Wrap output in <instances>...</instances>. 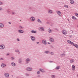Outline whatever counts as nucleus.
Wrapping results in <instances>:
<instances>
[{"label": "nucleus", "mask_w": 78, "mask_h": 78, "mask_svg": "<svg viewBox=\"0 0 78 78\" xmlns=\"http://www.w3.org/2000/svg\"><path fill=\"white\" fill-rule=\"evenodd\" d=\"M67 42L69 44H70L71 45H73V46H74V47L78 48V45H77V44H74L73 42L71 41L70 40H67Z\"/></svg>", "instance_id": "obj_1"}, {"label": "nucleus", "mask_w": 78, "mask_h": 78, "mask_svg": "<svg viewBox=\"0 0 78 78\" xmlns=\"http://www.w3.org/2000/svg\"><path fill=\"white\" fill-rule=\"evenodd\" d=\"M5 48V46L4 44H2L0 45V49L1 50H3Z\"/></svg>", "instance_id": "obj_2"}, {"label": "nucleus", "mask_w": 78, "mask_h": 78, "mask_svg": "<svg viewBox=\"0 0 78 78\" xmlns=\"http://www.w3.org/2000/svg\"><path fill=\"white\" fill-rule=\"evenodd\" d=\"M26 70L28 72H31V71H32V69L31 68L27 67L26 68Z\"/></svg>", "instance_id": "obj_3"}, {"label": "nucleus", "mask_w": 78, "mask_h": 78, "mask_svg": "<svg viewBox=\"0 0 78 78\" xmlns=\"http://www.w3.org/2000/svg\"><path fill=\"white\" fill-rule=\"evenodd\" d=\"M62 33L64 35H66V34H67V31L65 30H62Z\"/></svg>", "instance_id": "obj_4"}, {"label": "nucleus", "mask_w": 78, "mask_h": 78, "mask_svg": "<svg viewBox=\"0 0 78 78\" xmlns=\"http://www.w3.org/2000/svg\"><path fill=\"white\" fill-rule=\"evenodd\" d=\"M6 66V65L4 63H2L1 65V66L2 68H5Z\"/></svg>", "instance_id": "obj_5"}, {"label": "nucleus", "mask_w": 78, "mask_h": 78, "mask_svg": "<svg viewBox=\"0 0 78 78\" xmlns=\"http://www.w3.org/2000/svg\"><path fill=\"white\" fill-rule=\"evenodd\" d=\"M30 37L32 41H35V37H33V36H31Z\"/></svg>", "instance_id": "obj_6"}, {"label": "nucleus", "mask_w": 78, "mask_h": 78, "mask_svg": "<svg viewBox=\"0 0 78 78\" xmlns=\"http://www.w3.org/2000/svg\"><path fill=\"white\" fill-rule=\"evenodd\" d=\"M4 76L5 77H7L8 78V77L9 76V74L8 73H4Z\"/></svg>", "instance_id": "obj_7"}, {"label": "nucleus", "mask_w": 78, "mask_h": 78, "mask_svg": "<svg viewBox=\"0 0 78 78\" xmlns=\"http://www.w3.org/2000/svg\"><path fill=\"white\" fill-rule=\"evenodd\" d=\"M42 43L44 44V45H46L47 44V41L45 40H43L42 41Z\"/></svg>", "instance_id": "obj_8"}, {"label": "nucleus", "mask_w": 78, "mask_h": 78, "mask_svg": "<svg viewBox=\"0 0 78 78\" xmlns=\"http://www.w3.org/2000/svg\"><path fill=\"white\" fill-rule=\"evenodd\" d=\"M48 31L49 33H52V30L50 28H49L48 29Z\"/></svg>", "instance_id": "obj_9"}, {"label": "nucleus", "mask_w": 78, "mask_h": 78, "mask_svg": "<svg viewBox=\"0 0 78 78\" xmlns=\"http://www.w3.org/2000/svg\"><path fill=\"white\" fill-rule=\"evenodd\" d=\"M49 41L51 42H54V39L52 38H49Z\"/></svg>", "instance_id": "obj_10"}, {"label": "nucleus", "mask_w": 78, "mask_h": 78, "mask_svg": "<svg viewBox=\"0 0 78 78\" xmlns=\"http://www.w3.org/2000/svg\"><path fill=\"white\" fill-rule=\"evenodd\" d=\"M0 27L2 28L4 27V24L2 23H0Z\"/></svg>", "instance_id": "obj_11"}, {"label": "nucleus", "mask_w": 78, "mask_h": 78, "mask_svg": "<svg viewBox=\"0 0 78 78\" xmlns=\"http://www.w3.org/2000/svg\"><path fill=\"white\" fill-rule=\"evenodd\" d=\"M56 12L59 16H61V12L59 11H57Z\"/></svg>", "instance_id": "obj_12"}, {"label": "nucleus", "mask_w": 78, "mask_h": 78, "mask_svg": "<svg viewBox=\"0 0 78 78\" xmlns=\"http://www.w3.org/2000/svg\"><path fill=\"white\" fill-rule=\"evenodd\" d=\"M18 32L20 33H23V30H18Z\"/></svg>", "instance_id": "obj_13"}, {"label": "nucleus", "mask_w": 78, "mask_h": 78, "mask_svg": "<svg viewBox=\"0 0 78 78\" xmlns=\"http://www.w3.org/2000/svg\"><path fill=\"white\" fill-rule=\"evenodd\" d=\"M39 70L40 72H41L42 73H44V72H45V71L43 69H39Z\"/></svg>", "instance_id": "obj_14"}, {"label": "nucleus", "mask_w": 78, "mask_h": 78, "mask_svg": "<svg viewBox=\"0 0 78 78\" xmlns=\"http://www.w3.org/2000/svg\"><path fill=\"white\" fill-rule=\"evenodd\" d=\"M72 68L73 70V71H74L75 70V65H72Z\"/></svg>", "instance_id": "obj_15"}, {"label": "nucleus", "mask_w": 78, "mask_h": 78, "mask_svg": "<svg viewBox=\"0 0 78 78\" xmlns=\"http://www.w3.org/2000/svg\"><path fill=\"white\" fill-rule=\"evenodd\" d=\"M44 53L45 54H49L50 53V51H46L44 52Z\"/></svg>", "instance_id": "obj_16"}, {"label": "nucleus", "mask_w": 78, "mask_h": 78, "mask_svg": "<svg viewBox=\"0 0 78 78\" xmlns=\"http://www.w3.org/2000/svg\"><path fill=\"white\" fill-rule=\"evenodd\" d=\"M15 51L16 52V53H18V54L20 53V52L19 49L15 50Z\"/></svg>", "instance_id": "obj_17"}, {"label": "nucleus", "mask_w": 78, "mask_h": 78, "mask_svg": "<svg viewBox=\"0 0 78 78\" xmlns=\"http://www.w3.org/2000/svg\"><path fill=\"white\" fill-rule=\"evenodd\" d=\"M22 59L21 58H20L18 60V62L20 64H21L22 63Z\"/></svg>", "instance_id": "obj_18"}, {"label": "nucleus", "mask_w": 78, "mask_h": 78, "mask_svg": "<svg viewBox=\"0 0 78 78\" xmlns=\"http://www.w3.org/2000/svg\"><path fill=\"white\" fill-rule=\"evenodd\" d=\"M39 30H41L42 31H44V27H39Z\"/></svg>", "instance_id": "obj_19"}, {"label": "nucleus", "mask_w": 78, "mask_h": 78, "mask_svg": "<svg viewBox=\"0 0 78 78\" xmlns=\"http://www.w3.org/2000/svg\"><path fill=\"white\" fill-rule=\"evenodd\" d=\"M60 56L62 57H64L66 56V54L62 53L60 55Z\"/></svg>", "instance_id": "obj_20"}, {"label": "nucleus", "mask_w": 78, "mask_h": 78, "mask_svg": "<svg viewBox=\"0 0 78 78\" xmlns=\"http://www.w3.org/2000/svg\"><path fill=\"white\" fill-rule=\"evenodd\" d=\"M75 61V60L74 59H72L70 61V63H73Z\"/></svg>", "instance_id": "obj_21"}, {"label": "nucleus", "mask_w": 78, "mask_h": 78, "mask_svg": "<svg viewBox=\"0 0 78 78\" xmlns=\"http://www.w3.org/2000/svg\"><path fill=\"white\" fill-rule=\"evenodd\" d=\"M26 62H30V59L29 58H27L25 60Z\"/></svg>", "instance_id": "obj_22"}, {"label": "nucleus", "mask_w": 78, "mask_h": 78, "mask_svg": "<svg viewBox=\"0 0 78 78\" xmlns=\"http://www.w3.org/2000/svg\"><path fill=\"white\" fill-rule=\"evenodd\" d=\"M11 65L13 67H14L16 66V63L14 62H12L11 63Z\"/></svg>", "instance_id": "obj_23"}, {"label": "nucleus", "mask_w": 78, "mask_h": 78, "mask_svg": "<svg viewBox=\"0 0 78 78\" xmlns=\"http://www.w3.org/2000/svg\"><path fill=\"white\" fill-rule=\"evenodd\" d=\"M31 32L32 33H37V31L36 30H31Z\"/></svg>", "instance_id": "obj_24"}, {"label": "nucleus", "mask_w": 78, "mask_h": 78, "mask_svg": "<svg viewBox=\"0 0 78 78\" xmlns=\"http://www.w3.org/2000/svg\"><path fill=\"white\" fill-rule=\"evenodd\" d=\"M70 3L71 4H73L74 3V1L73 0H70Z\"/></svg>", "instance_id": "obj_25"}, {"label": "nucleus", "mask_w": 78, "mask_h": 78, "mask_svg": "<svg viewBox=\"0 0 78 78\" xmlns=\"http://www.w3.org/2000/svg\"><path fill=\"white\" fill-rule=\"evenodd\" d=\"M60 66H58L55 69L56 70H58V69H60Z\"/></svg>", "instance_id": "obj_26"}, {"label": "nucleus", "mask_w": 78, "mask_h": 78, "mask_svg": "<svg viewBox=\"0 0 78 78\" xmlns=\"http://www.w3.org/2000/svg\"><path fill=\"white\" fill-rule=\"evenodd\" d=\"M19 28L20 29H23V28H24V27L21 26H19Z\"/></svg>", "instance_id": "obj_27"}, {"label": "nucleus", "mask_w": 78, "mask_h": 78, "mask_svg": "<svg viewBox=\"0 0 78 78\" xmlns=\"http://www.w3.org/2000/svg\"><path fill=\"white\" fill-rule=\"evenodd\" d=\"M48 13L50 14H51L53 13V12L51 10H49Z\"/></svg>", "instance_id": "obj_28"}, {"label": "nucleus", "mask_w": 78, "mask_h": 78, "mask_svg": "<svg viewBox=\"0 0 78 78\" xmlns=\"http://www.w3.org/2000/svg\"><path fill=\"white\" fill-rule=\"evenodd\" d=\"M73 19H74V20H76L77 19L76 18V17L74 16H72Z\"/></svg>", "instance_id": "obj_29"}, {"label": "nucleus", "mask_w": 78, "mask_h": 78, "mask_svg": "<svg viewBox=\"0 0 78 78\" xmlns=\"http://www.w3.org/2000/svg\"><path fill=\"white\" fill-rule=\"evenodd\" d=\"M51 77L53 78H55L56 77V76L55 75H52L51 76Z\"/></svg>", "instance_id": "obj_30"}, {"label": "nucleus", "mask_w": 78, "mask_h": 78, "mask_svg": "<svg viewBox=\"0 0 78 78\" xmlns=\"http://www.w3.org/2000/svg\"><path fill=\"white\" fill-rule=\"evenodd\" d=\"M50 54L51 55H54V54H55V53H54V52H51L50 53Z\"/></svg>", "instance_id": "obj_31"}, {"label": "nucleus", "mask_w": 78, "mask_h": 78, "mask_svg": "<svg viewBox=\"0 0 78 78\" xmlns=\"http://www.w3.org/2000/svg\"><path fill=\"white\" fill-rule=\"evenodd\" d=\"M37 22H39V23H42V21H41V20H38Z\"/></svg>", "instance_id": "obj_32"}, {"label": "nucleus", "mask_w": 78, "mask_h": 78, "mask_svg": "<svg viewBox=\"0 0 78 78\" xmlns=\"http://www.w3.org/2000/svg\"><path fill=\"white\" fill-rule=\"evenodd\" d=\"M31 20H35V18L34 17H32L30 18Z\"/></svg>", "instance_id": "obj_33"}, {"label": "nucleus", "mask_w": 78, "mask_h": 78, "mask_svg": "<svg viewBox=\"0 0 78 78\" xmlns=\"http://www.w3.org/2000/svg\"><path fill=\"white\" fill-rule=\"evenodd\" d=\"M64 7H65L66 8H69V6L67 5H65Z\"/></svg>", "instance_id": "obj_34"}, {"label": "nucleus", "mask_w": 78, "mask_h": 78, "mask_svg": "<svg viewBox=\"0 0 78 78\" xmlns=\"http://www.w3.org/2000/svg\"><path fill=\"white\" fill-rule=\"evenodd\" d=\"M25 75L27 76H30V74H29L26 73Z\"/></svg>", "instance_id": "obj_35"}, {"label": "nucleus", "mask_w": 78, "mask_h": 78, "mask_svg": "<svg viewBox=\"0 0 78 78\" xmlns=\"http://www.w3.org/2000/svg\"><path fill=\"white\" fill-rule=\"evenodd\" d=\"M75 16H77V17H78V13H76L75 14Z\"/></svg>", "instance_id": "obj_36"}, {"label": "nucleus", "mask_w": 78, "mask_h": 78, "mask_svg": "<svg viewBox=\"0 0 78 78\" xmlns=\"http://www.w3.org/2000/svg\"><path fill=\"white\" fill-rule=\"evenodd\" d=\"M67 36H68L69 37H72V35H68Z\"/></svg>", "instance_id": "obj_37"}, {"label": "nucleus", "mask_w": 78, "mask_h": 78, "mask_svg": "<svg viewBox=\"0 0 78 78\" xmlns=\"http://www.w3.org/2000/svg\"><path fill=\"white\" fill-rule=\"evenodd\" d=\"M11 59H12V60H13L14 59V58L13 57H11Z\"/></svg>", "instance_id": "obj_38"}, {"label": "nucleus", "mask_w": 78, "mask_h": 78, "mask_svg": "<svg viewBox=\"0 0 78 78\" xmlns=\"http://www.w3.org/2000/svg\"><path fill=\"white\" fill-rule=\"evenodd\" d=\"M37 74H40V71H38L37 72Z\"/></svg>", "instance_id": "obj_39"}, {"label": "nucleus", "mask_w": 78, "mask_h": 78, "mask_svg": "<svg viewBox=\"0 0 78 78\" xmlns=\"http://www.w3.org/2000/svg\"><path fill=\"white\" fill-rule=\"evenodd\" d=\"M16 41H20V40H19V38H17L16 39Z\"/></svg>", "instance_id": "obj_40"}, {"label": "nucleus", "mask_w": 78, "mask_h": 78, "mask_svg": "<svg viewBox=\"0 0 78 78\" xmlns=\"http://www.w3.org/2000/svg\"><path fill=\"white\" fill-rule=\"evenodd\" d=\"M49 62L50 63H51V62H53V61H49Z\"/></svg>", "instance_id": "obj_41"}, {"label": "nucleus", "mask_w": 78, "mask_h": 78, "mask_svg": "<svg viewBox=\"0 0 78 78\" xmlns=\"http://www.w3.org/2000/svg\"><path fill=\"white\" fill-rule=\"evenodd\" d=\"M41 76H40V75H37V77H40Z\"/></svg>", "instance_id": "obj_42"}, {"label": "nucleus", "mask_w": 78, "mask_h": 78, "mask_svg": "<svg viewBox=\"0 0 78 78\" xmlns=\"http://www.w3.org/2000/svg\"><path fill=\"white\" fill-rule=\"evenodd\" d=\"M55 30H57V31H59V30L58 29L56 28L55 29Z\"/></svg>", "instance_id": "obj_43"}, {"label": "nucleus", "mask_w": 78, "mask_h": 78, "mask_svg": "<svg viewBox=\"0 0 78 78\" xmlns=\"http://www.w3.org/2000/svg\"><path fill=\"white\" fill-rule=\"evenodd\" d=\"M37 44H39V42H37Z\"/></svg>", "instance_id": "obj_44"}, {"label": "nucleus", "mask_w": 78, "mask_h": 78, "mask_svg": "<svg viewBox=\"0 0 78 78\" xmlns=\"http://www.w3.org/2000/svg\"><path fill=\"white\" fill-rule=\"evenodd\" d=\"M7 56H8V55H9V53H7Z\"/></svg>", "instance_id": "obj_45"}, {"label": "nucleus", "mask_w": 78, "mask_h": 78, "mask_svg": "<svg viewBox=\"0 0 78 78\" xmlns=\"http://www.w3.org/2000/svg\"><path fill=\"white\" fill-rule=\"evenodd\" d=\"M51 48H53V46H51Z\"/></svg>", "instance_id": "obj_46"}, {"label": "nucleus", "mask_w": 78, "mask_h": 78, "mask_svg": "<svg viewBox=\"0 0 78 78\" xmlns=\"http://www.w3.org/2000/svg\"><path fill=\"white\" fill-rule=\"evenodd\" d=\"M0 59L1 60H3V58H1Z\"/></svg>", "instance_id": "obj_47"}, {"label": "nucleus", "mask_w": 78, "mask_h": 78, "mask_svg": "<svg viewBox=\"0 0 78 78\" xmlns=\"http://www.w3.org/2000/svg\"><path fill=\"white\" fill-rule=\"evenodd\" d=\"M2 3L1 2H0V5H2Z\"/></svg>", "instance_id": "obj_48"}, {"label": "nucleus", "mask_w": 78, "mask_h": 78, "mask_svg": "<svg viewBox=\"0 0 78 78\" xmlns=\"http://www.w3.org/2000/svg\"><path fill=\"white\" fill-rule=\"evenodd\" d=\"M8 23L9 24H11V23L10 22H9Z\"/></svg>", "instance_id": "obj_49"}, {"label": "nucleus", "mask_w": 78, "mask_h": 78, "mask_svg": "<svg viewBox=\"0 0 78 78\" xmlns=\"http://www.w3.org/2000/svg\"><path fill=\"white\" fill-rule=\"evenodd\" d=\"M1 10H2V9L0 8V11Z\"/></svg>", "instance_id": "obj_50"}, {"label": "nucleus", "mask_w": 78, "mask_h": 78, "mask_svg": "<svg viewBox=\"0 0 78 78\" xmlns=\"http://www.w3.org/2000/svg\"><path fill=\"white\" fill-rule=\"evenodd\" d=\"M48 44H50V43L48 42Z\"/></svg>", "instance_id": "obj_51"}, {"label": "nucleus", "mask_w": 78, "mask_h": 78, "mask_svg": "<svg viewBox=\"0 0 78 78\" xmlns=\"http://www.w3.org/2000/svg\"><path fill=\"white\" fill-rule=\"evenodd\" d=\"M63 53H66V51H64L63 52Z\"/></svg>", "instance_id": "obj_52"}, {"label": "nucleus", "mask_w": 78, "mask_h": 78, "mask_svg": "<svg viewBox=\"0 0 78 78\" xmlns=\"http://www.w3.org/2000/svg\"><path fill=\"white\" fill-rule=\"evenodd\" d=\"M34 20H32V21H34Z\"/></svg>", "instance_id": "obj_53"}, {"label": "nucleus", "mask_w": 78, "mask_h": 78, "mask_svg": "<svg viewBox=\"0 0 78 78\" xmlns=\"http://www.w3.org/2000/svg\"><path fill=\"white\" fill-rule=\"evenodd\" d=\"M13 14H14V12H13Z\"/></svg>", "instance_id": "obj_54"}, {"label": "nucleus", "mask_w": 78, "mask_h": 78, "mask_svg": "<svg viewBox=\"0 0 78 78\" xmlns=\"http://www.w3.org/2000/svg\"><path fill=\"white\" fill-rule=\"evenodd\" d=\"M77 76L78 77V74L77 75Z\"/></svg>", "instance_id": "obj_55"}, {"label": "nucleus", "mask_w": 78, "mask_h": 78, "mask_svg": "<svg viewBox=\"0 0 78 78\" xmlns=\"http://www.w3.org/2000/svg\"><path fill=\"white\" fill-rule=\"evenodd\" d=\"M27 64H28V62H27Z\"/></svg>", "instance_id": "obj_56"}, {"label": "nucleus", "mask_w": 78, "mask_h": 78, "mask_svg": "<svg viewBox=\"0 0 78 78\" xmlns=\"http://www.w3.org/2000/svg\"><path fill=\"white\" fill-rule=\"evenodd\" d=\"M12 76H13L12 75Z\"/></svg>", "instance_id": "obj_57"}, {"label": "nucleus", "mask_w": 78, "mask_h": 78, "mask_svg": "<svg viewBox=\"0 0 78 78\" xmlns=\"http://www.w3.org/2000/svg\"><path fill=\"white\" fill-rule=\"evenodd\" d=\"M68 21H69V20H68Z\"/></svg>", "instance_id": "obj_58"}]
</instances>
